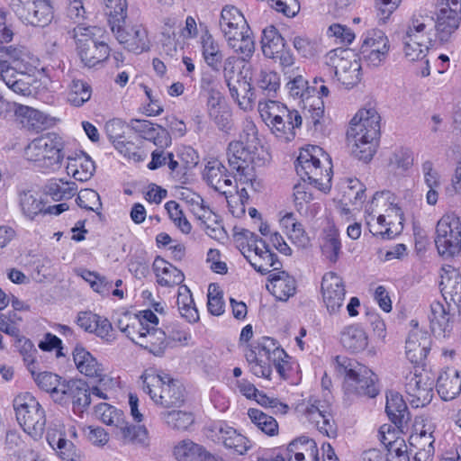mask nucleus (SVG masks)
I'll return each mask as SVG.
<instances>
[{"label":"nucleus","instance_id":"f257e3e1","mask_svg":"<svg viewBox=\"0 0 461 461\" xmlns=\"http://www.w3.org/2000/svg\"><path fill=\"white\" fill-rule=\"evenodd\" d=\"M39 59L24 46L0 45V79L14 94L30 96Z\"/></svg>","mask_w":461,"mask_h":461},{"label":"nucleus","instance_id":"f03ea898","mask_svg":"<svg viewBox=\"0 0 461 461\" xmlns=\"http://www.w3.org/2000/svg\"><path fill=\"white\" fill-rule=\"evenodd\" d=\"M319 154L330 164L329 156L323 154L322 149L318 146L302 150L295 162L296 173L303 179V182L294 186V202L300 213L306 212L304 205L313 199L311 185L323 192L329 191L331 186V167L323 170L318 158Z\"/></svg>","mask_w":461,"mask_h":461},{"label":"nucleus","instance_id":"7ed1b4c3","mask_svg":"<svg viewBox=\"0 0 461 461\" xmlns=\"http://www.w3.org/2000/svg\"><path fill=\"white\" fill-rule=\"evenodd\" d=\"M380 135V115L373 107L360 109L351 119L347 131L348 140L352 142L351 152L364 162L372 159Z\"/></svg>","mask_w":461,"mask_h":461},{"label":"nucleus","instance_id":"20e7f679","mask_svg":"<svg viewBox=\"0 0 461 461\" xmlns=\"http://www.w3.org/2000/svg\"><path fill=\"white\" fill-rule=\"evenodd\" d=\"M258 108L262 120L278 140L288 142L294 139L295 131L303 122L297 110H290L285 104L271 99L259 101Z\"/></svg>","mask_w":461,"mask_h":461},{"label":"nucleus","instance_id":"39448f33","mask_svg":"<svg viewBox=\"0 0 461 461\" xmlns=\"http://www.w3.org/2000/svg\"><path fill=\"white\" fill-rule=\"evenodd\" d=\"M337 370L345 376L344 388L347 393L375 398L379 393L377 376L367 366L355 359L337 357Z\"/></svg>","mask_w":461,"mask_h":461},{"label":"nucleus","instance_id":"423d86ee","mask_svg":"<svg viewBox=\"0 0 461 461\" xmlns=\"http://www.w3.org/2000/svg\"><path fill=\"white\" fill-rule=\"evenodd\" d=\"M142 379L143 391L149 395L155 404L163 408L181 407L185 401L184 385L168 375L145 372Z\"/></svg>","mask_w":461,"mask_h":461},{"label":"nucleus","instance_id":"0eeeda50","mask_svg":"<svg viewBox=\"0 0 461 461\" xmlns=\"http://www.w3.org/2000/svg\"><path fill=\"white\" fill-rule=\"evenodd\" d=\"M77 44V50L85 66L93 68L110 56V48L99 37L103 30L96 26H85L77 24L69 32Z\"/></svg>","mask_w":461,"mask_h":461},{"label":"nucleus","instance_id":"6e6552de","mask_svg":"<svg viewBox=\"0 0 461 461\" xmlns=\"http://www.w3.org/2000/svg\"><path fill=\"white\" fill-rule=\"evenodd\" d=\"M95 416L104 424L113 428V434L123 443L147 446L148 430L145 426L130 425L122 411L102 402L95 407Z\"/></svg>","mask_w":461,"mask_h":461},{"label":"nucleus","instance_id":"1a4fd4ad","mask_svg":"<svg viewBox=\"0 0 461 461\" xmlns=\"http://www.w3.org/2000/svg\"><path fill=\"white\" fill-rule=\"evenodd\" d=\"M64 142L62 138L49 132L32 140L24 149V156L30 161H34L44 168L59 167L63 160Z\"/></svg>","mask_w":461,"mask_h":461},{"label":"nucleus","instance_id":"9d476101","mask_svg":"<svg viewBox=\"0 0 461 461\" xmlns=\"http://www.w3.org/2000/svg\"><path fill=\"white\" fill-rule=\"evenodd\" d=\"M16 419L32 438H41L46 425L45 411L30 393L17 396L14 401Z\"/></svg>","mask_w":461,"mask_h":461},{"label":"nucleus","instance_id":"9b49d317","mask_svg":"<svg viewBox=\"0 0 461 461\" xmlns=\"http://www.w3.org/2000/svg\"><path fill=\"white\" fill-rule=\"evenodd\" d=\"M435 244L439 255L452 258L461 251V221L454 213L443 215L436 227Z\"/></svg>","mask_w":461,"mask_h":461},{"label":"nucleus","instance_id":"f8f14e48","mask_svg":"<svg viewBox=\"0 0 461 461\" xmlns=\"http://www.w3.org/2000/svg\"><path fill=\"white\" fill-rule=\"evenodd\" d=\"M328 63L335 69L338 80L351 88L361 80V65L357 55L349 49L338 48L327 54Z\"/></svg>","mask_w":461,"mask_h":461},{"label":"nucleus","instance_id":"ddd939ff","mask_svg":"<svg viewBox=\"0 0 461 461\" xmlns=\"http://www.w3.org/2000/svg\"><path fill=\"white\" fill-rule=\"evenodd\" d=\"M227 156L230 169L235 171V180L242 184L250 183L253 185V154L249 148L242 141H231L228 146Z\"/></svg>","mask_w":461,"mask_h":461},{"label":"nucleus","instance_id":"4468645a","mask_svg":"<svg viewBox=\"0 0 461 461\" xmlns=\"http://www.w3.org/2000/svg\"><path fill=\"white\" fill-rule=\"evenodd\" d=\"M389 40L385 33L377 29L366 32L361 48V59L369 66L377 68L386 59L389 52Z\"/></svg>","mask_w":461,"mask_h":461},{"label":"nucleus","instance_id":"2eb2a0df","mask_svg":"<svg viewBox=\"0 0 461 461\" xmlns=\"http://www.w3.org/2000/svg\"><path fill=\"white\" fill-rule=\"evenodd\" d=\"M405 380V391L412 407H424L431 402L434 379L427 372L410 374Z\"/></svg>","mask_w":461,"mask_h":461},{"label":"nucleus","instance_id":"dca6fc26","mask_svg":"<svg viewBox=\"0 0 461 461\" xmlns=\"http://www.w3.org/2000/svg\"><path fill=\"white\" fill-rule=\"evenodd\" d=\"M59 390L55 402H71L75 413H82L91 402L89 386L83 380L64 381Z\"/></svg>","mask_w":461,"mask_h":461},{"label":"nucleus","instance_id":"f3484780","mask_svg":"<svg viewBox=\"0 0 461 461\" xmlns=\"http://www.w3.org/2000/svg\"><path fill=\"white\" fill-rule=\"evenodd\" d=\"M303 413L321 434L328 438L337 437V425L330 412V406L325 402L317 399H310Z\"/></svg>","mask_w":461,"mask_h":461},{"label":"nucleus","instance_id":"a211bd4d","mask_svg":"<svg viewBox=\"0 0 461 461\" xmlns=\"http://www.w3.org/2000/svg\"><path fill=\"white\" fill-rule=\"evenodd\" d=\"M321 292L328 311L337 312L342 307L346 295L343 279L335 272L326 273L321 281Z\"/></svg>","mask_w":461,"mask_h":461},{"label":"nucleus","instance_id":"6ab92c4d","mask_svg":"<svg viewBox=\"0 0 461 461\" xmlns=\"http://www.w3.org/2000/svg\"><path fill=\"white\" fill-rule=\"evenodd\" d=\"M209 431L215 441L240 455L244 454L249 447L248 438L225 421L213 422L209 427Z\"/></svg>","mask_w":461,"mask_h":461},{"label":"nucleus","instance_id":"aec40b11","mask_svg":"<svg viewBox=\"0 0 461 461\" xmlns=\"http://www.w3.org/2000/svg\"><path fill=\"white\" fill-rule=\"evenodd\" d=\"M112 30L117 41L129 51L139 54L149 50L148 32L142 25L136 24L130 28L118 25L117 28L113 26Z\"/></svg>","mask_w":461,"mask_h":461},{"label":"nucleus","instance_id":"412c9836","mask_svg":"<svg viewBox=\"0 0 461 461\" xmlns=\"http://www.w3.org/2000/svg\"><path fill=\"white\" fill-rule=\"evenodd\" d=\"M435 29L434 18L429 14H414L410 21L405 36L408 41L420 40V46L431 45V31Z\"/></svg>","mask_w":461,"mask_h":461},{"label":"nucleus","instance_id":"4be33fe9","mask_svg":"<svg viewBox=\"0 0 461 461\" xmlns=\"http://www.w3.org/2000/svg\"><path fill=\"white\" fill-rule=\"evenodd\" d=\"M441 281L439 284L444 300H449L457 308L461 307V274L451 266L442 268Z\"/></svg>","mask_w":461,"mask_h":461},{"label":"nucleus","instance_id":"5701e85b","mask_svg":"<svg viewBox=\"0 0 461 461\" xmlns=\"http://www.w3.org/2000/svg\"><path fill=\"white\" fill-rule=\"evenodd\" d=\"M446 307L440 302H433L430 304L429 313V326L436 337H446L452 330V315L449 310V303Z\"/></svg>","mask_w":461,"mask_h":461},{"label":"nucleus","instance_id":"b1692460","mask_svg":"<svg viewBox=\"0 0 461 461\" xmlns=\"http://www.w3.org/2000/svg\"><path fill=\"white\" fill-rule=\"evenodd\" d=\"M220 28L225 39L234 35L240 36V32L249 28L243 14L232 5L222 8L220 18Z\"/></svg>","mask_w":461,"mask_h":461},{"label":"nucleus","instance_id":"393cba45","mask_svg":"<svg viewBox=\"0 0 461 461\" xmlns=\"http://www.w3.org/2000/svg\"><path fill=\"white\" fill-rule=\"evenodd\" d=\"M267 288L279 301H287L295 294L296 281L285 271L270 274Z\"/></svg>","mask_w":461,"mask_h":461},{"label":"nucleus","instance_id":"a878e982","mask_svg":"<svg viewBox=\"0 0 461 461\" xmlns=\"http://www.w3.org/2000/svg\"><path fill=\"white\" fill-rule=\"evenodd\" d=\"M430 341L427 333L412 330L406 339V357L413 364H421L429 351Z\"/></svg>","mask_w":461,"mask_h":461},{"label":"nucleus","instance_id":"bb28decb","mask_svg":"<svg viewBox=\"0 0 461 461\" xmlns=\"http://www.w3.org/2000/svg\"><path fill=\"white\" fill-rule=\"evenodd\" d=\"M436 386L444 401L453 400L461 393V374L455 368L447 367L440 372Z\"/></svg>","mask_w":461,"mask_h":461},{"label":"nucleus","instance_id":"cd10ccee","mask_svg":"<svg viewBox=\"0 0 461 461\" xmlns=\"http://www.w3.org/2000/svg\"><path fill=\"white\" fill-rule=\"evenodd\" d=\"M153 270L157 282L161 286L174 287L181 285L185 280V276L181 270L160 257L155 258Z\"/></svg>","mask_w":461,"mask_h":461},{"label":"nucleus","instance_id":"c85d7f7f","mask_svg":"<svg viewBox=\"0 0 461 461\" xmlns=\"http://www.w3.org/2000/svg\"><path fill=\"white\" fill-rule=\"evenodd\" d=\"M73 358L77 370L88 377L103 380L104 369L95 357L81 346H76L73 350Z\"/></svg>","mask_w":461,"mask_h":461},{"label":"nucleus","instance_id":"c756f323","mask_svg":"<svg viewBox=\"0 0 461 461\" xmlns=\"http://www.w3.org/2000/svg\"><path fill=\"white\" fill-rule=\"evenodd\" d=\"M385 411L389 420L398 428L410 420V412L402 396L394 391L386 394Z\"/></svg>","mask_w":461,"mask_h":461},{"label":"nucleus","instance_id":"7c9ffc66","mask_svg":"<svg viewBox=\"0 0 461 461\" xmlns=\"http://www.w3.org/2000/svg\"><path fill=\"white\" fill-rule=\"evenodd\" d=\"M144 329V335L139 337L138 345L154 356L161 357L168 344L165 331L153 326Z\"/></svg>","mask_w":461,"mask_h":461},{"label":"nucleus","instance_id":"2f4dec72","mask_svg":"<svg viewBox=\"0 0 461 461\" xmlns=\"http://www.w3.org/2000/svg\"><path fill=\"white\" fill-rule=\"evenodd\" d=\"M460 22L461 13L455 14L452 12L438 10L434 24L439 41L442 42L447 41L451 35L458 29Z\"/></svg>","mask_w":461,"mask_h":461},{"label":"nucleus","instance_id":"473e14b6","mask_svg":"<svg viewBox=\"0 0 461 461\" xmlns=\"http://www.w3.org/2000/svg\"><path fill=\"white\" fill-rule=\"evenodd\" d=\"M460 22L461 13L455 14L452 12L438 10L434 24L439 41L442 42L447 41L451 35L458 29Z\"/></svg>","mask_w":461,"mask_h":461},{"label":"nucleus","instance_id":"72a5a7b5","mask_svg":"<svg viewBox=\"0 0 461 461\" xmlns=\"http://www.w3.org/2000/svg\"><path fill=\"white\" fill-rule=\"evenodd\" d=\"M32 9L21 18L24 23L32 26L44 27L53 18V10L50 0H32Z\"/></svg>","mask_w":461,"mask_h":461},{"label":"nucleus","instance_id":"f704fd0d","mask_svg":"<svg viewBox=\"0 0 461 461\" xmlns=\"http://www.w3.org/2000/svg\"><path fill=\"white\" fill-rule=\"evenodd\" d=\"M200 42L204 62L212 70L218 72L223 59V55L220 50L219 43L208 31L201 36Z\"/></svg>","mask_w":461,"mask_h":461},{"label":"nucleus","instance_id":"c9c22d12","mask_svg":"<svg viewBox=\"0 0 461 461\" xmlns=\"http://www.w3.org/2000/svg\"><path fill=\"white\" fill-rule=\"evenodd\" d=\"M177 461H206L210 459V453L201 445L189 439L179 442L174 449Z\"/></svg>","mask_w":461,"mask_h":461},{"label":"nucleus","instance_id":"e433bc0d","mask_svg":"<svg viewBox=\"0 0 461 461\" xmlns=\"http://www.w3.org/2000/svg\"><path fill=\"white\" fill-rule=\"evenodd\" d=\"M95 169L94 161L85 153L75 158H68L67 172L77 181L84 182L90 179Z\"/></svg>","mask_w":461,"mask_h":461},{"label":"nucleus","instance_id":"4c0bfd02","mask_svg":"<svg viewBox=\"0 0 461 461\" xmlns=\"http://www.w3.org/2000/svg\"><path fill=\"white\" fill-rule=\"evenodd\" d=\"M340 340L343 347L352 353L363 351L368 344L365 330L357 325L347 327L341 333Z\"/></svg>","mask_w":461,"mask_h":461},{"label":"nucleus","instance_id":"58836bf2","mask_svg":"<svg viewBox=\"0 0 461 461\" xmlns=\"http://www.w3.org/2000/svg\"><path fill=\"white\" fill-rule=\"evenodd\" d=\"M261 44L263 54L268 59H276L285 45L284 38L273 25L264 29Z\"/></svg>","mask_w":461,"mask_h":461},{"label":"nucleus","instance_id":"ea45409f","mask_svg":"<svg viewBox=\"0 0 461 461\" xmlns=\"http://www.w3.org/2000/svg\"><path fill=\"white\" fill-rule=\"evenodd\" d=\"M251 31L247 28L245 32H240V36L235 34L226 39L230 48H231L237 54L240 55L243 61L249 59L255 50V43L251 37Z\"/></svg>","mask_w":461,"mask_h":461},{"label":"nucleus","instance_id":"a19ab883","mask_svg":"<svg viewBox=\"0 0 461 461\" xmlns=\"http://www.w3.org/2000/svg\"><path fill=\"white\" fill-rule=\"evenodd\" d=\"M288 78L287 88L292 97L302 99L304 104L308 103V100L315 96L316 87L308 86V82L303 77L302 72H296L292 77Z\"/></svg>","mask_w":461,"mask_h":461},{"label":"nucleus","instance_id":"79ce46f5","mask_svg":"<svg viewBox=\"0 0 461 461\" xmlns=\"http://www.w3.org/2000/svg\"><path fill=\"white\" fill-rule=\"evenodd\" d=\"M322 254L331 263H336L339 258L341 243L339 232L333 226L324 230L323 242L321 244Z\"/></svg>","mask_w":461,"mask_h":461},{"label":"nucleus","instance_id":"37998d69","mask_svg":"<svg viewBox=\"0 0 461 461\" xmlns=\"http://www.w3.org/2000/svg\"><path fill=\"white\" fill-rule=\"evenodd\" d=\"M45 190L46 194L54 201H60L73 197L77 193V187L74 182H64L62 179H52L47 184Z\"/></svg>","mask_w":461,"mask_h":461},{"label":"nucleus","instance_id":"c03bdc74","mask_svg":"<svg viewBox=\"0 0 461 461\" xmlns=\"http://www.w3.org/2000/svg\"><path fill=\"white\" fill-rule=\"evenodd\" d=\"M160 417L168 427L176 430H185L194 421L191 411H167L161 412Z\"/></svg>","mask_w":461,"mask_h":461},{"label":"nucleus","instance_id":"a18cd8bd","mask_svg":"<svg viewBox=\"0 0 461 461\" xmlns=\"http://www.w3.org/2000/svg\"><path fill=\"white\" fill-rule=\"evenodd\" d=\"M248 415L251 421L265 434L276 436L278 433V424L275 418L258 409L250 408Z\"/></svg>","mask_w":461,"mask_h":461},{"label":"nucleus","instance_id":"49530a36","mask_svg":"<svg viewBox=\"0 0 461 461\" xmlns=\"http://www.w3.org/2000/svg\"><path fill=\"white\" fill-rule=\"evenodd\" d=\"M91 95V86L86 82L73 79L69 85L68 100L72 105L79 107L90 99Z\"/></svg>","mask_w":461,"mask_h":461},{"label":"nucleus","instance_id":"de8ad7c7","mask_svg":"<svg viewBox=\"0 0 461 461\" xmlns=\"http://www.w3.org/2000/svg\"><path fill=\"white\" fill-rule=\"evenodd\" d=\"M227 169L217 159L208 161L203 170V178L215 191H221V179L226 177Z\"/></svg>","mask_w":461,"mask_h":461},{"label":"nucleus","instance_id":"09e8293b","mask_svg":"<svg viewBox=\"0 0 461 461\" xmlns=\"http://www.w3.org/2000/svg\"><path fill=\"white\" fill-rule=\"evenodd\" d=\"M256 86L264 95H275L280 88L279 75L268 69H261L256 77Z\"/></svg>","mask_w":461,"mask_h":461},{"label":"nucleus","instance_id":"8fccbe9b","mask_svg":"<svg viewBox=\"0 0 461 461\" xmlns=\"http://www.w3.org/2000/svg\"><path fill=\"white\" fill-rule=\"evenodd\" d=\"M391 212H393L395 214V216H398L399 217V225L401 226L400 228H395V230H393L391 225H392V222H388L386 223L385 222V216L384 215H379L377 217V224L378 225H381V226H384V224L387 225L385 230H378L376 229H372L370 228V231L373 233V235L375 236H381L382 239L384 240H391L393 238H394L396 235H398L401 230H402V221H403V213H402V209L397 206V205H392V207L389 209ZM367 225H369L370 227H372L370 225V222L367 221Z\"/></svg>","mask_w":461,"mask_h":461},{"label":"nucleus","instance_id":"3c124183","mask_svg":"<svg viewBox=\"0 0 461 461\" xmlns=\"http://www.w3.org/2000/svg\"><path fill=\"white\" fill-rule=\"evenodd\" d=\"M16 113L27 120L28 127L41 131L49 124V117L42 112L25 105H19Z\"/></svg>","mask_w":461,"mask_h":461},{"label":"nucleus","instance_id":"603ef678","mask_svg":"<svg viewBox=\"0 0 461 461\" xmlns=\"http://www.w3.org/2000/svg\"><path fill=\"white\" fill-rule=\"evenodd\" d=\"M14 346L22 355L23 362L27 366L29 371L32 375H34L35 356L38 353V351L34 347L33 343L29 339L18 335V338H15Z\"/></svg>","mask_w":461,"mask_h":461},{"label":"nucleus","instance_id":"864d4df0","mask_svg":"<svg viewBox=\"0 0 461 461\" xmlns=\"http://www.w3.org/2000/svg\"><path fill=\"white\" fill-rule=\"evenodd\" d=\"M20 206L24 216L33 220L39 213L44 214V204L31 192H23L20 194Z\"/></svg>","mask_w":461,"mask_h":461},{"label":"nucleus","instance_id":"5fc2aeb1","mask_svg":"<svg viewBox=\"0 0 461 461\" xmlns=\"http://www.w3.org/2000/svg\"><path fill=\"white\" fill-rule=\"evenodd\" d=\"M50 444L53 448L58 449L62 459L66 461H81V451L67 438L60 436L57 440L52 438L51 441H50Z\"/></svg>","mask_w":461,"mask_h":461},{"label":"nucleus","instance_id":"6e6d98bb","mask_svg":"<svg viewBox=\"0 0 461 461\" xmlns=\"http://www.w3.org/2000/svg\"><path fill=\"white\" fill-rule=\"evenodd\" d=\"M303 109L310 114L309 119L315 131L322 130V119L324 115V103L321 96H313L303 104Z\"/></svg>","mask_w":461,"mask_h":461},{"label":"nucleus","instance_id":"4d7b16f0","mask_svg":"<svg viewBox=\"0 0 461 461\" xmlns=\"http://www.w3.org/2000/svg\"><path fill=\"white\" fill-rule=\"evenodd\" d=\"M37 385L47 393H50L51 397L55 401L59 386H61L60 377L50 372H41L33 375Z\"/></svg>","mask_w":461,"mask_h":461},{"label":"nucleus","instance_id":"13d9d810","mask_svg":"<svg viewBox=\"0 0 461 461\" xmlns=\"http://www.w3.org/2000/svg\"><path fill=\"white\" fill-rule=\"evenodd\" d=\"M209 118L215 123L219 130L227 131L231 127V112L228 105L207 111Z\"/></svg>","mask_w":461,"mask_h":461},{"label":"nucleus","instance_id":"bf43d9fd","mask_svg":"<svg viewBox=\"0 0 461 461\" xmlns=\"http://www.w3.org/2000/svg\"><path fill=\"white\" fill-rule=\"evenodd\" d=\"M263 247L265 249V251L262 254V258L260 259L264 261V264L253 262L250 258V255H247L245 251H243L242 254L256 271L259 272L262 275H266L267 273L269 272V267H273L274 269L276 270L277 267L276 266L278 262L276 255L270 251L268 246L265 244V246Z\"/></svg>","mask_w":461,"mask_h":461},{"label":"nucleus","instance_id":"052dcab7","mask_svg":"<svg viewBox=\"0 0 461 461\" xmlns=\"http://www.w3.org/2000/svg\"><path fill=\"white\" fill-rule=\"evenodd\" d=\"M435 438L431 431L421 429L411 435L409 438L410 453L414 450H423L429 447H434Z\"/></svg>","mask_w":461,"mask_h":461},{"label":"nucleus","instance_id":"680f3d73","mask_svg":"<svg viewBox=\"0 0 461 461\" xmlns=\"http://www.w3.org/2000/svg\"><path fill=\"white\" fill-rule=\"evenodd\" d=\"M77 203L79 207L93 212H97L102 206L98 193L93 189L80 191L77 198Z\"/></svg>","mask_w":461,"mask_h":461},{"label":"nucleus","instance_id":"e2e57ef3","mask_svg":"<svg viewBox=\"0 0 461 461\" xmlns=\"http://www.w3.org/2000/svg\"><path fill=\"white\" fill-rule=\"evenodd\" d=\"M404 53L405 56L411 61L417 59H422L426 57L429 46H420V40L408 41V36H404L403 39Z\"/></svg>","mask_w":461,"mask_h":461},{"label":"nucleus","instance_id":"0e129e2a","mask_svg":"<svg viewBox=\"0 0 461 461\" xmlns=\"http://www.w3.org/2000/svg\"><path fill=\"white\" fill-rule=\"evenodd\" d=\"M390 165L402 171L408 170L413 164L412 153L407 149H400L393 152L389 159Z\"/></svg>","mask_w":461,"mask_h":461},{"label":"nucleus","instance_id":"69168bd1","mask_svg":"<svg viewBox=\"0 0 461 461\" xmlns=\"http://www.w3.org/2000/svg\"><path fill=\"white\" fill-rule=\"evenodd\" d=\"M179 23V19L176 15L166 16L162 19L163 26L161 28V34L164 38V45L175 44L176 32L175 28Z\"/></svg>","mask_w":461,"mask_h":461},{"label":"nucleus","instance_id":"338daca9","mask_svg":"<svg viewBox=\"0 0 461 461\" xmlns=\"http://www.w3.org/2000/svg\"><path fill=\"white\" fill-rule=\"evenodd\" d=\"M276 59H279L282 71L287 77H292L296 72H302L300 68L295 66V59L290 50H282Z\"/></svg>","mask_w":461,"mask_h":461},{"label":"nucleus","instance_id":"774afa93","mask_svg":"<svg viewBox=\"0 0 461 461\" xmlns=\"http://www.w3.org/2000/svg\"><path fill=\"white\" fill-rule=\"evenodd\" d=\"M257 402L261 406L270 408L273 410L274 413L285 414L288 411V405L283 402H280L276 398L268 397L267 394L259 392L255 398Z\"/></svg>","mask_w":461,"mask_h":461}]
</instances>
